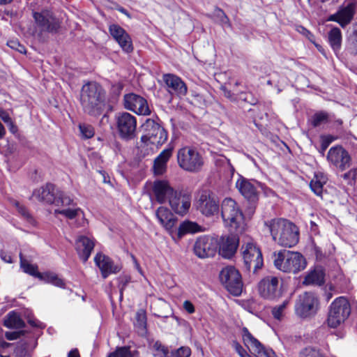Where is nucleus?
Segmentation results:
<instances>
[{
    "label": "nucleus",
    "mask_w": 357,
    "mask_h": 357,
    "mask_svg": "<svg viewBox=\"0 0 357 357\" xmlns=\"http://www.w3.org/2000/svg\"><path fill=\"white\" fill-rule=\"evenodd\" d=\"M351 314V306L344 296L337 298L330 306L327 323L331 328H337L347 319Z\"/></svg>",
    "instance_id": "6"
},
{
    "label": "nucleus",
    "mask_w": 357,
    "mask_h": 357,
    "mask_svg": "<svg viewBox=\"0 0 357 357\" xmlns=\"http://www.w3.org/2000/svg\"><path fill=\"white\" fill-rule=\"evenodd\" d=\"M324 271L321 268H317L305 277L303 284L321 286L324 283Z\"/></svg>",
    "instance_id": "33"
},
{
    "label": "nucleus",
    "mask_w": 357,
    "mask_h": 357,
    "mask_svg": "<svg viewBox=\"0 0 357 357\" xmlns=\"http://www.w3.org/2000/svg\"><path fill=\"white\" fill-rule=\"evenodd\" d=\"M116 119L120 136L126 139L133 138L137 128L136 118L128 112H122L116 115Z\"/></svg>",
    "instance_id": "13"
},
{
    "label": "nucleus",
    "mask_w": 357,
    "mask_h": 357,
    "mask_svg": "<svg viewBox=\"0 0 357 357\" xmlns=\"http://www.w3.org/2000/svg\"><path fill=\"white\" fill-rule=\"evenodd\" d=\"M280 245L291 248L296 245L299 240V231L298 227L291 222L289 221L287 225Z\"/></svg>",
    "instance_id": "27"
},
{
    "label": "nucleus",
    "mask_w": 357,
    "mask_h": 357,
    "mask_svg": "<svg viewBox=\"0 0 357 357\" xmlns=\"http://www.w3.org/2000/svg\"><path fill=\"white\" fill-rule=\"evenodd\" d=\"M190 355L191 349L188 347H181L171 353L172 357H190Z\"/></svg>",
    "instance_id": "50"
},
{
    "label": "nucleus",
    "mask_w": 357,
    "mask_h": 357,
    "mask_svg": "<svg viewBox=\"0 0 357 357\" xmlns=\"http://www.w3.org/2000/svg\"><path fill=\"white\" fill-rule=\"evenodd\" d=\"M221 215L225 225L232 229H237L243 222V214L231 198H225L222 201Z\"/></svg>",
    "instance_id": "8"
},
{
    "label": "nucleus",
    "mask_w": 357,
    "mask_h": 357,
    "mask_svg": "<svg viewBox=\"0 0 357 357\" xmlns=\"http://www.w3.org/2000/svg\"><path fill=\"white\" fill-rule=\"evenodd\" d=\"M80 103L84 112L97 116L102 114L105 105V91L96 82H89L82 87Z\"/></svg>",
    "instance_id": "1"
},
{
    "label": "nucleus",
    "mask_w": 357,
    "mask_h": 357,
    "mask_svg": "<svg viewBox=\"0 0 357 357\" xmlns=\"http://www.w3.org/2000/svg\"><path fill=\"white\" fill-rule=\"evenodd\" d=\"M220 280L225 289L232 295L240 296L243 291L242 277L234 266H227L220 273Z\"/></svg>",
    "instance_id": "9"
},
{
    "label": "nucleus",
    "mask_w": 357,
    "mask_h": 357,
    "mask_svg": "<svg viewBox=\"0 0 357 357\" xmlns=\"http://www.w3.org/2000/svg\"><path fill=\"white\" fill-rule=\"evenodd\" d=\"M183 308L185 310H186L188 313L192 314L195 312V307L193 304L189 301H185L183 302Z\"/></svg>",
    "instance_id": "58"
},
{
    "label": "nucleus",
    "mask_w": 357,
    "mask_h": 357,
    "mask_svg": "<svg viewBox=\"0 0 357 357\" xmlns=\"http://www.w3.org/2000/svg\"><path fill=\"white\" fill-rule=\"evenodd\" d=\"M214 15L219 20L222 26L227 27L231 26L229 19L222 9L215 8L214 10Z\"/></svg>",
    "instance_id": "46"
},
{
    "label": "nucleus",
    "mask_w": 357,
    "mask_h": 357,
    "mask_svg": "<svg viewBox=\"0 0 357 357\" xmlns=\"http://www.w3.org/2000/svg\"><path fill=\"white\" fill-rule=\"evenodd\" d=\"M326 178L322 174H315L314 177L310 181V185L312 190L317 195H321L324 185L326 183Z\"/></svg>",
    "instance_id": "40"
},
{
    "label": "nucleus",
    "mask_w": 357,
    "mask_h": 357,
    "mask_svg": "<svg viewBox=\"0 0 357 357\" xmlns=\"http://www.w3.org/2000/svg\"><path fill=\"white\" fill-rule=\"evenodd\" d=\"M130 276H123L119 278V287L120 288L121 291V297H122V292L126 287L127 284L130 282Z\"/></svg>",
    "instance_id": "54"
},
{
    "label": "nucleus",
    "mask_w": 357,
    "mask_h": 357,
    "mask_svg": "<svg viewBox=\"0 0 357 357\" xmlns=\"http://www.w3.org/2000/svg\"><path fill=\"white\" fill-rule=\"evenodd\" d=\"M297 31L305 36H311V33L307 29L302 26H298L297 28Z\"/></svg>",
    "instance_id": "62"
},
{
    "label": "nucleus",
    "mask_w": 357,
    "mask_h": 357,
    "mask_svg": "<svg viewBox=\"0 0 357 357\" xmlns=\"http://www.w3.org/2000/svg\"><path fill=\"white\" fill-rule=\"evenodd\" d=\"M258 291L264 299L278 300L282 295V282L278 277L268 275L259 282Z\"/></svg>",
    "instance_id": "11"
},
{
    "label": "nucleus",
    "mask_w": 357,
    "mask_h": 357,
    "mask_svg": "<svg viewBox=\"0 0 357 357\" xmlns=\"http://www.w3.org/2000/svg\"><path fill=\"white\" fill-rule=\"evenodd\" d=\"M0 118L2 119V121L5 123H8V122H10L12 119L10 118L9 114L7 112V111H4V112L1 115Z\"/></svg>",
    "instance_id": "61"
},
{
    "label": "nucleus",
    "mask_w": 357,
    "mask_h": 357,
    "mask_svg": "<svg viewBox=\"0 0 357 357\" xmlns=\"http://www.w3.org/2000/svg\"><path fill=\"white\" fill-rule=\"evenodd\" d=\"M153 349L158 352L155 354L159 357H171L169 354V349L165 346L162 345L160 342L157 341L153 344Z\"/></svg>",
    "instance_id": "51"
},
{
    "label": "nucleus",
    "mask_w": 357,
    "mask_h": 357,
    "mask_svg": "<svg viewBox=\"0 0 357 357\" xmlns=\"http://www.w3.org/2000/svg\"><path fill=\"white\" fill-rule=\"evenodd\" d=\"M172 155V149H164L154 160L153 172L155 176L163 175L167 167V162Z\"/></svg>",
    "instance_id": "29"
},
{
    "label": "nucleus",
    "mask_w": 357,
    "mask_h": 357,
    "mask_svg": "<svg viewBox=\"0 0 357 357\" xmlns=\"http://www.w3.org/2000/svg\"><path fill=\"white\" fill-rule=\"evenodd\" d=\"M136 319H137V324L140 326H145L146 323V317L145 312L144 310H139L136 313Z\"/></svg>",
    "instance_id": "53"
},
{
    "label": "nucleus",
    "mask_w": 357,
    "mask_h": 357,
    "mask_svg": "<svg viewBox=\"0 0 357 357\" xmlns=\"http://www.w3.org/2000/svg\"><path fill=\"white\" fill-rule=\"evenodd\" d=\"M33 17L35 22L33 36L40 38L45 33H56L60 28L59 20L48 10L33 12Z\"/></svg>",
    "instance_id": "4"
},
{
    "label": "nucleus",
    "mask_w": 357,
    "mask_h": 357,
    "mask_svg": "<svg viewBox=\"0 0 357 357\" xmlns=\"http://www.w3.org/2000/svg\"><path fill=\"white\" fill-rule=\"evenodd\" d=\"M319 308V301L317 296L311 291H305L300 294L295 303L296 314L302 319L314 317Z\"/></svg>",
    "instance_id": "5"
},
{
    "label": "nucleus",
    "mask_w": 357,
    "mask_h": 357,
    "mask_svg": "<svg viewBox=\"0 0 357 357\" xmlns=\"http://www.w3.org/2000/svg\"><path fill=\"white\" fill-rule=\"evenodd\" d=\"M242 255L244 268L248 272L256 273L264 264L261 252L252 240L245 243L242 247Z\"/></svg>",
    "instance_id": "7"
},
{
    "label": "nucleus",
    "mask_w": 357,
    "mask_h": 357,
    "mask_svg": "<svg viewBox=\"0 0 357 357\" xmlns=\"http://www.w3.org/2000/svg\"><path fill=\"white\" fill-rule=\"evenodd\" d=\"M0 257L3 261H5L6 263H10V264L13 263L11 255L6 251L1 250L0 251Z\"/></svg>",
    "instance_id": "57"
},
{
    "label": "nucleus",
    "mask_w": 357,
    "mask_h": 357,
    "mask_svg": "<svg viewBox=\"0 0 357 357\" xmlns=\"http://www.w3.org/2000/svg\"><path fill=\"white\" fill-rule=\"evenodd\" d=\"M107 357H132L130 347H119L114 352L110 353Z\"/></svg>",
    "instance_id": "48"
},
{
    "label": "nucleus",
    "mask_w": 357,
    "mask_h": 357,
    "mask_svg": "<svg viewBox=\"0 0 357 357\" xmlns=\"http://www.w3.org/2000/svg\"><path fill=\"white\" fill-rule=\"evenodd\" d=\"M328 42L333 50L337 54L342 45V33L339 28H333L328 32Z\"/></svg>",
    "instance_id": "35"
},
{
    "label": "nucleus",
    "mask_w": 357,
    "mask_h": 357,
    "mask_svg": "<svg viewBox=\"0 0 357 357\" xmlns=\"http://www.w3.org/2000/svg\"><path fill=\"white\" fill-rule=\"evenodd\" d=\"M163 80L167 87V91L172 95H176L179 97L186 95L188 91L187 86L179 77L172 74H166L163 76Z\"/></svg>",
    "instance_id": "23"
},
{
    "label": "nucleus",
    "mask_w": 357,
    "mask_h": 357,
    "mask_svg": "<svg viewBox=\"0 0 357 357\" xmlns=\"http://www.w3.org/2000/svg\"><path fill=\"white\" fill-rule=\"evenodd\" d=\"M56 191L54 185L47 183L33 192L35 196L39 201L47 204H54L56 198Z\"/></svg>",
    "instance_id": "31"
},
{
    "label": "nucleus",
    "mask_w": 357,
    "mask_h": 357,
    "mask_svg": "<svg viewBox=\"0 0 357 357\" xmlns=\"http://www.w3.org/2000/svg\"><path fill=\"white\" fill-rule=\"evenodd\" d=\"M175 190L165 180H157L153 184V194L159 204H164L169 201Z\"/></svg>",
    "instance_id": "22"
},
{
    "label": "nucleus",
    "mask_w": 357,
    "mask_h": 357,
    "mask_svg": "<svg viewBox=\"0 0 357 357\" xmlns=\"http://www.w3.org/2000/svg\"><path fill=\"white\" fill-rule=\"evenodd\" d=\"M109 32L115 41L119 45L123 51L130 53L133 51L131 37L127 31L117 24L109 26Z\"/></svg>",
    "instance_id": "19"
},
{
    "label": "nucleus",
    "mask_w": 357,
    "mask_h": 357,
    "mask_svg": "<svg viewBox=\"0 0 357 357\" xmlns=\"http://www.w3.org/2000/svg\"><path fill=\"white\" fill-rule=\"evenodd\" d=\"M68 357H79V354L77 349L71 350L68 353Z\"/></svg>",
    "instance_id": "64"
},
{
    "label": "nucleus",
    "mask_w": 357,
    "mask_h": 357,
    "mask_svg": "<svg viewBox=\"0 0 357 357\" xmlns=\"http://www.w3.org/2000/svg\"><path fill=\"white\" fill-rule=\"evenodd\" d=\"M54 213L55 215H57V214L62 215L65 218H66L67 219H69V220H73V219L76 218L77 217H79L81 215H82L83 212L80 208L77 207L75 206L68 207V208H63V209H59V208L55 209Z\"/></svg>",
    "instance_id": "38"
},
{
    "label": "nucleus",
    "mask_w": 357,
    "mask_h": 357,
    "mask_svg": "<svg viewBox=\"0 0 357 357\" xmlns=\"http://www.w3.org/2000/svg\"><path fill=\"white\" fill-rule=\"evenodd\" d=\"M274 265L280 271L296 274L304 270L307 262L305 257L298 252L282 250L274 252Z\"/></svg>",
    "instance_id": "2"
},
{
    "label": "nucleus",
    "mask_w": 357,
    "mask_h": 357,
    "mask_svg": "<svg viewBox=\"0 0 357 357\" xmlns=\"http://www.w3.org/2000/svg\"><path fill=\"white\" fill-rule=\"evenodd\" d=\"M258 183L241 176L236 182V187L240 193L248 201L255 202L258 199Z\"/></svg>",
    "instance_id": "20"
},
{
    "label": "nucleus",
    "mask_w": 357,
    "mask_h": 357,
    "mask_svg": "<svg viewBox=\"0 0 357 357\" xmlns=\"http://www.w3.org/2000/svg\"><path fill=\"white\" fill-rule=\"evenodd\" d=\"M3 324L10 329H21L25 327V322L15 310L9 312L4 317Z\"/></svg>",
    "instance_id": "32"
},
{
    "label": "nucleus",
    "mask_w": 357,
    "mask_h": 357,
    "mask_svg": "<svg viewBox=\"0 0 357 357\" xmlns=\"http://www.w3.org/2000/svg\"><path fill=\"white\" fill-rule=\"evenodd\" d=\"M94 261L96 265L100 268L103 278L119 271V266L115 265L112 260L105 255L98 253L94 258Z\"/></svg>",
    "instance_id": "26"
},
{
    "label": "nucleus",
    "mask_w": 357,
    "mask_h": 357,
    "mask_svg": "<svg viewBox=\"0 0 357 357\" xmlns=\"http://www.w3.org/2000/svg\"><path fill=\"white\" fill-rule=\"evenodd\" d=\"M38 279L47 283H50L56 287L63 288L65 283L62 279L59 278L56 274L52 273H41Z\"/></svg>",
    "instance_id": "39"
},
{
    "label": "nucleus",
    "mask_w": 357,
    "mask_h": 357,
    "mask_svg": "<svg viewBox=\"0 0 357 357\" xmlns=\"http://www.w3.org/2000/svg\"><path fill=\"white\" fill-rule=\"evenodd\" d=\"M123 105L126 109L138 115L147 116L151 112L147 100L135 93L126 94L123 98Z\"/></svg>",
    "instance_id": "16"
},
{
    "label": "nucleus",
    "mask_w": 357,
    "mask_h": 357,
    "mask_svg": "<svg viewBox=\"0 0 357 357\" xmlns=\"http://www.w3.org/2000/svg\"><path fill=\"white\" fill-rule=\"evenodd\" d=\"M356 9L357 1H353L346 6L340 8L336 13L331 15L329 20L337 22L342 27H345L351 22Z\"/></svg>",
    "instance_id": "21"
},
{
    "label": "nucleus",
    "mask_w": 357,
    "mask_h": 357,
    "mask_svg": "<svg viewBox=\"0 0 357 357\" xmlns=\"http://www.w3.org/2000/svg\"><path fill=\"white\" fill-rule=\"evenodd\" d=\"M328 121V115L326 112H319L314 114L312 117V124L314 127H317Z\"/></svg>",
    "instance_id": "44"
},
{
    "label": "nucleus",
    "mask_w": 357,
    "mask_h": 357,
    "mask_svg": "<svg viewBox=\"0 0 357 357\" xmlns=\"http://www.w3.org/2000/svg\"><path fill=\"white\" fill-rule=\"evenodd\" d=\"M179 167L189 172H198L204 165V158L199 151L191 146H184L177 152Z\"/></svg>",
    "instance_id": "3"
},
{
    "label": "nucleus",
    "mask_w": 357,
    "mask_h": 357,
    "mask_svg": "<svg viewBox=\"0 0 357 357\" xmlns=\"http://www.w3.org/2000/svg\"><path fill=\"white\" fill-rule=\"evenodd\" d=\"M289 220L282 218H275L264 222V226L272 236L273 240L280 244L284 229Z\"/></svg>",
    "instance_id": "25"
},
{
    "label": "nucleus",
    "mask_w": 357,
    "mask_h": 357,
    "mask_svg": "<svg viewBox=\"0 0 357 357\" xmlns=\"http://www.w3.org/2000/svg\"><path fill=\"white\" fill-rule=\"evenodd\" d=\"M28 323L34 328H44L45 325L35 318H29Z\"/></svg>",
    "instance_id": "56"
},
{
    "label": "nucleus",
    "mask_w": 357,
    "mask_h": 357,
    "mask_svg": "<svg viewBox=\"0 0 357 357\" xmlns=\"http://www.w3.org/2000/svg\"><path fill=\"white\" fill-rule=\"evenodd\" d=\"M290 299H285L281 304L273 307L271 314L274 319L281 320L284 315L285 310L289 305Z\"/></svg>",
    "instance_id": "41"
},
{
    "label": "nucleus",
    "mask_w": 357,
    "mask_h": 357,
    "mask_svg": "<svg viewBox=\"0 0 357 357\" xmlns=\"http://www.w3.org/2000/svg\"><path fill=\"white\" fill-rule=\"evenodd\" d=\"M20 43L17 40H9L7 45L12 49L15 50L19 46Z\"/></svg>",
    "instance_id": "63"
},
{
    "label": "nucleus",
    "mask_w": 357,
    "mask_h": 357,
    "mask_svg": "<svg viewBox=\"0 0 357 357\" xmlns=\"http://www.w3.org/2000/svg\"><path fill=\"white\" fill-rule=\"evenodd\" d=\"M336 138L331 136V135H327L324 137H322V143H321V150L322 151H324L329 144L332 143Z\"/></svg>",
    "instance_id": "55"
},
{
    "label": "nucleus",
    "mask_w": 357,
    "mask_h": 357,
    "mask_svg": "<svg viewBox=\"0 0 357 357\" xmlns=\"http://www.w3.org/2000/svg\"><path fill=\"white\" fill-rule=\"evenodd\" d=\"M201 226L197 223L191 221H184L177 229V237L181 238L186 234H194L201 231Z\"/></svg>",
    "instance_id": "34"
},
{
    "label": "nucleus",
    "mask_w": 357,
    "mask_h": 357,
    "mask_svg": "<svg viewBox=\"0 0 357 357\" xmlns=\"http://www.w3.org/2000/svg\"><path fill=\"white\" fill-rule=\"evenodd\" d=\"M192 195L187 190H175L169 204L172 209L180 215H185L191 206Z\"/></svg>",
    "instance_id": "14"
},
{
    "label": "nucleus",
    "mask_w": 357,
    "mask_h": 357,
    "mask_svg": "<svg viewBox=\"0 0 357 357\" xmlns=\"http://www.w3.org/2000/svg\"><path fill=\"white\" fill-rule=\"evenodd\" d=\"M234 348L241 357H243L244 354H248L243 347L238 342H234Z\"/></svg>",
    "instance_id": "59"
},
{
    "label": "nucleus",
    "mask_w": 357,
    "mask_h": 357,
    "mask_svg": "<svg viewBox=\"0 0 357 357\" xmlns=\"http://www.w3.org/2000/svg\"><path fill=\"white\" fill-rule=\"evenodd\" d=\"M142 126L146 134L141 137V146L149 144L161 145L167 141V131L154 120L147 119Z\"/></svg>",
    "instance_id": "10"
},
{
    "label": "nucleus",
    "mask_w": 357,
    "mask_h": 357,
    "mask_svg": "<svg viewBox=\"0 0 357 357\" xmlns=\"http://www.w3.org/2000/svg\"><path fill=\"white\" fill-rule=\"evenodd\" d=\"M155 215L159 222L171 234L177 219L169 208L164 206L159 207L155 211Z\"/></svg>",
    "instance_id": "28"
},
{
    "label": "nucleus",
    "mask_w": 357,
    "mask_h": 357,
    "mask_svg": "<svg viewBox=\"0 0 357 357\" xmlns=\"http://www.w3.org/2000/svg\"><path fill=\"white\" fill-rule=\"evenodd\" d=\"M15 206L18 213L24 219H26L30 223H33V219L32 216L31 215V214L29 213L27 208L24 206L20 204L18 202H15Z\"/></svg>",
    "instance_id": "49"
},
{
    "label": "nucleus",
    "mask_w": 357,
    "mask_h": 357,
    "mask_svg": "<svg viewBox=\"0 0 357 357\" xmlns=\"http://www.w3.org/2000/svg\"><path fill=\"white\" fill-rule=\"evenodd\" d=\"M26 333V331L24 330H20L18 331H7L5 333V337L8 340H15L24 335Z\"/></svg>",
    "instance_id": "52"
},
{
    "label": "nucleus",
    "mask_w": 357,
    "mask_h": 357,
    "mask_svg": "<svg viewBox=\"0 0 357 357\" xmlns=\"http://www.w3.org/2000/svg\"><path fill=\"white\" fill-rule=\"evenodd\" d=\"M56 206H61L63 208L68 207L75 206L77 204L74 202V200L63 191H56V198L54 204Z\"/></svg>",
    "instance_id": "36"
},
{
    "label": "nucleus",
    "mask_w": 357,
    "mask_h": 357,
    "mask_svg": "<svg viewBox=\"0 0 357 357\" xmlns=\"http://www.w3.org/2000/svg\"><path fill=\"white\" fill-rule=\"evenodd\" d=\"M20 267L22 268L23 271L31 276L38 278L40 273L38 271V266L30 264L28 260L24 257L22 252L20 253Z\"/></svg>",
    "instance_id": "37"
},
{
    "label": "nucleus",
    "mask_w": 357,
    "mask_h": 357,
    "mask_svg": "<svg viewBox=\"0 0 357 357\" xmlns=\"http://www.w3.org/2000/svg\"><path fill=\"white\" fill-rule=\"evenodd\" d=\"M197 209L206 217H212L218 214L220 204L218 199L210 192H202L196 203Z\"/></svg>",
    "instance_id": "12"
},
{
    "label": "nucleus",
    "mask_w": 357,
    "mask_h": 357,
    "mask_svg": "<svg viewBox=\"0 0 357 357\" xmlns=\"http://www.w3.org/2000/svg\"><path fill=\"white\" fill-rule=\"evenodd\" d=\"M75 246L80 259L86 262L94 248V242L89 237L82 236L76 241Z\"/></svg>",
    "instance_id": "30"
},
{
    "label": "nucleus",
    "mask_w": 357,
    "mask_h": 357,
    "mask_svg": "<svg viewBox=\"0 0 357 357\" xmlns=\"http://www.w3.org/2000/svg\"><path fill=\"white\" fill-rule=\"evenodd\" d=\"M217 248V241L211 237L203 236L199 237L195 241L194 252L198 257L204 259L213 257Z\"/></svg>",
    "instance_id": "17"
},
{
    "label": "nucleus",
    "mask_w": 357,
    "mask_h": 357,
    "mask_svg": "<svg viewBox=\"0 0 357 357\" xmlns=\"http://www.w3.org/2000/svg\"><path fill=\"white\" fill-rule=\"evenodd\" d=\"M36 340H33V346H31L28 342L22 340L18 343L16 352L20 356H26L36 347Z\"/></svg>",
    "instance_id": "42"
},
{
    "label": "nucleus",
    "mask_w": 357,
    "mask_h": 357,
    "mask_svg": "<svg viewBox=\"0 0 357 357\" xmlns=\"http://www.w3.org/2000/svg\"><path fill=\"white\" fill-rule=\"evenodd\" d=\"M10 132L13 134H15L18 131L17 126L14 123V122L11 120L10 122L6 123Z\"/></svg>",
    "instance_id": "60"
},
{
    "label": "nucleus",
    "mask_w": 357,
    "mask_h": 357,
    "mask_svg": "<svg viewBox=\"0 0 357 357\" xmlns=\"http://www.w3.org/2000/svg\"><path fill=\"white\" fill-rule=\"evenodd\" d=\"M79 129L82 137L84 139H90L94 136V128L91 125L85 123L79 124Z\"/></svg>",
    "instance_id": "45"
},
{
    "label": "nucleus",
    "mask_w": 357,
    "mask_h": 357,
    "mask_svg": "<svg viewBox=\"0 0 357 357\" xmlns=\"http://www.w3.org/2000/svg\"><path fill=\"white\" fill-rule=\"evenodd\" d=\"M348 50L351 54H357V27L349 38Z\"/></svg>",
    "instance_id": "47"
},
{
    "label": "nucleus",
    "mask_w": 357,
    "mask_h": 357,
    "mask_svg": "<svg viewBox=\"0 0 357 357\" xmlns=\"http://www.w3.org/2000/svg\"><path fill=\"white\" fill-rule=\"evenodd\" d=\"M327 160L335 167L344 171L350 167L351 158L349 152L342 146H335L329 149Z\"/></svg>",
    "instance_id": "15"
},
{
    "label": "nucleus",
    "mask_w": 357,
    "mask_h": 357,
    "mask_svg": "<svg viewBox=\"0 0 357 357\" xmlns=\"http://www.w3.org/2000/svg\"><path fill=\"white\" fill-rule=\"evenodd\" d=\"M242 336L245 345L257 357H273L274 352L273 350L265 348L245 327L242 330Z\"/></svg>",
    "instance_id": "18"
},
{
    "label": "nucleus",
    "mask_w": 357,
    "mask_h": 357,
    "mask_svg": "<svg viewBox=\"0 0 357 357\" xmlns=\"http://www.w3.org/2000/svg\"><path fill=\"white\" fill-rule=\"evenodd\" d=\"M299 357H326L319 349L306 347L299 354Z\"/></svg>",
    "instance_id": "43"
},
{
    "label": "nucleus",
    "mask_w": 357,
    "mask_h": 357,
    "mask_svg": "<svg viewBox=\"0 0 357 357\" xmlns=\"http://www.w3.org/2000/svg\"><path fill=\"white\" fill-rule=\"evenodd\" d=\"M238 246V239L235 236H222L219 242V254L226 259L231 258Z\"/></svg>",
    "instance_id": "24"
}]
</instances>
